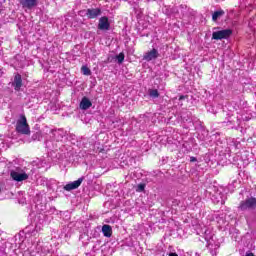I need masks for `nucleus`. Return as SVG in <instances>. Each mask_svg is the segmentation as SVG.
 I'll return each instance as SVG.
<instances>
[{
  "label": "nucleus",
  "mask_w": 256,
  "mask_h": 256,
  "mask_svg": "<svg viewBox=\"0 0 256 256\" xmlns=\"http://www.w3.org/2000/svg\"><path fill=\"white\" fill-rule=\"evenodd\" d=\"M16 131L21 135H29L31 133V129L27 123V117L23 114L20 115V118L16 122Z\"/></svg>",
  "instance_id": "nucleus-1"
},
{
  "label": "nucleus",
  "mask_w": 256,
  "mask_h": 256,
  "mask_svg": "<svg viewBox=\"0 0 256 256\" xmlns=\"http://www.w3.org/2000/svg\"><path fill=\"white\" fill-rule=\"evenodd\" d=\"M43 133L48 135V137L54 141H63V137H65V130L63 129L53 130L49 127H45Z\"/></svg>",
  "instance_id": "nucleus-2"
},
{
  "label": "nucleus",
  "mask_w": 256,
  "mask_h": 256,
  "mask_svg": "<svg viewBox=\"0 0 256 256\" xmlns=\"http://www.w3.org/2000/svg\"><path fill=\"white\" fill-rule=\"evenodd\" d=\"M240 211H256V198L251 196L240 202Z\"/></svg>",
  "instance_id": "nucleus-3"
},
{
  "label": "nucleus",
  "mask_w": 256,
  "mask_h": 256,
  "mask_svg": "<svg viewBox=\"0 0 256 256\" xmlns=\"http://www.w3.org/2000/svg\"><path fill=\"white\" fill-rule=\"evenodd\" d=\"M204 239L207 242V247L209 249H214V251L219 249L220 244L217 241V237H215V234H212L210 230L205 231Z\"/></svg>",
  "instance_id": "nucleus-4"
},
{
  "label": "nucleus",
  "mask_w": 256,
  "mask_h": 256,
  "mask_svg": "<svg viewBox=\"0 0 256 256\" xmlns=\"http://www.w3.org/2000/svg\"><path fill=\"white\" fill-rule=\"evenodd\" d=\"M233 35V30L232 29H224V30H219V31H214L212 33V39L215 41H221L223 39H229Z\"/></svg>",
  "instance_id": "nucleus-5"
},
{
  "label": "nucleus",
  "mask_w": 256,
  "mask_h": 256,
  "mask_svg": "<svg viewBox=\"0 0 256 256\" xmlns=\"http://www.w3.org/2000/svg\"><path fill=\"white\" fill-rule=\"evenodd\" d=\"M10 175L14 181L21 182V181H27L29 179V175L25 173L22 169H16L12 170L10 172Z\"/></svg>",
  "instance_id": "nucleus-6"
},
{
  "label": "nucleus",
  "mask_w": 256,
  "mask_h": 256,
  "mask_svg": "<svg viewBox=\"0 0 256 256\" xmlns=\"http://www.w3.org/2000/svg\"><path fill=\"white\" fill-rule=\"evenodd\" d=\"M83 181H85V177L82 176L78 180L69 182L68 184H66L64 186V190L65 191H74V189H79V187H81V183H83Z\"/></svg>",
  "instance_id": "nucleus-7"
},
{
  "label": "nucleus",
  "mask_w": 256,
  "mask_h": 256,
  "mask_svg": "<svg viewBox=\"0 0 256 256\" xmlns=\"http://www.w3.org/2000/svg\"><path fill=\"white\" fill-rule=\"evenodd\" d=\"M102 13L101 8H88L85 15L88 19H97V17H101Z\"/></svg>",
  "instance_id": "nucleus-8"
},
{
  "label": "nucleus",
  "mask_w": 256,
  "mask_h": 256,
  "mask_svg": "<svg viewBox=\"0 0 256 256\" xmlns=\"http://www.w3.org/2000/svg\"><path fill=\"white\" fill-rule=\"evenodd\" d=\"M111 24L109 23V18L107 16H103L99 19L98 29L100 31H109Z\"/></svg>",
  "instance_id": "nucleus-9"
},
{
  "label": "nucleus",
  "mask_w": 256,
  "mask_h": 256,
  "mask_svg": "<svg viewBox=\"0 0 256 256\" xmlns=\"http://www.w3.org/2000/svg\"><path fill=\"white\" fill-rule=\"evenodd\" d=\"M159 57V51L153 48L152 50L146 52L143 56L144 61H155Z\"/></svg>",
  "instance_id": "nucleus-10"
},
{
  "label": "nucleus",
  "mask_w": 256,
  "mask_h": 256,
  "mask_svg": "<svg viewBox=\"0 0 256 256\" xmlns=\"http://www.w3.org/2000/svg\"><path fill=\"white\" fill-rule=\"evenodd\" d=\"M12 87H14L15 91H21V87H23V78H21V74H15Z\"/></svg>",
  "instance_id": "nucleus-11"
},
{
  "label": "nucleus",
  "mask_w": 256,
  "mask_h": 256,
  "mask_svg": "<svg viewBox=\"0 0 256 256\" xmlns=\"http://www.w3.org/2000/svg\"><path fill=\"white\" fill-rule=\"evenodd\" d=\"M30 253L31 255H35V253H45V250L43 249V244L41 242L33 244L30 248Z\"/></svg>",
  "instance_id": "nucleus-12"
},
{
  "label": "nucleus",
  "mask_w": 256,
  "mask_h": 256,
  "mask_svg": "<svg viewBox=\"0 0 256 256\" xmlns=\"http://www.w3.org/2000/svg\"><path fill=\"white\" fill-rule=\"evenodd\" d=\"M93 103H91V100L87 97H83L81 102H80V109L83 111H87V109H90L92 107Z\"/></svg>",
  "instance_id": "nucleus-13"
},
{
  "label": "nucleus",
  "mask_w": 256,
  "mask_h": 256,
  "mask_svg": "<svg viewBox=\"0 0 256 256\" xmlns=\"http://www.w3.org/2000/svg\"><path fill=\"white\" fill-rule=\"evenodd\" d=\"M37 1L39 0H21L20 3L23 7H26L27 9H33V7H36Z\"/></svg>",
  "instance_id": "nucleus-14"
},
{
  "label": "nucleus",
  "mask_w": 256,
  "mask_h": 256,
  "mask_svg": "<svg viewBox=\"0 0 256 256\" xmlns=\"http://www.w3.org/2000/svg\"><path fill=\"white\" fill-rule=\"evenodd\" d=\"M102 233L104 237H111V235H113V228L110 225L105 224L102 226Z\"/></svg>",
  "instance_id": "nucleus-15"
},
{
  "label": "nucleus",
  "mask_w": 256,
  "mask_h": 256,
  "mask_svg": "<svg viewBox=\"0 0 256 256\" xmlns=\"http://www.w3.org/2000/svg\"><path fill=\"white\" fill-rule=\"evenodd\" d=\"M212 201L214 203H221V205H223V203H225V201L223 200V197H221V193L216 192L213 196H212Z\"/></svg>",
  "instance_id": "nucleus-16"
},
{
  "label": "nucleus",
  "mask_w": 256,
  "mask_h": 256,
  "mask_svg": "<svg viewBox=\"0 0 256 256\" xmlns=\"http://www.w3.org/2000/svg\"><path fill=\"white\" fill-rule=\"evenodd\" d=\"M223 15H225V11H223V10L215 11L212 14V20L217 21V19H221V17H223Z\"/></svg>",
  "instance_id": "nucleus-17"
},
{
  "label": "nucleus",
  "mask_w": 256,
  "mask_h": 256,
  "mask_svg": "<svg viewBox=\"0 0 256 256\" xmlns=\"http://www.w3.org/2000/svg\"><path fill=\"white\" fill-rule=\"evenodd\" d=\"M148 95L152 99H157V98H159V91L157 89H149L148 90Z\"/></svg>",
  "instance_id": "nucleus-18"
},
{
  "label": "nucleus",
  "mask_w": 256,
  "mask_h": 256,
  "mask_svg": "<svg viewBox=\"0 0 256 256\" xmlns=\"http://www.w3.org/2000/svg\"><path fill=\"white\" fill-rule=\"evenodd\" d=\"M116 61L119 65L125 61V54L121 52L120 54L116 55Z\"/></svg>",
  "instance_id": "nucleus-19"
},
{
  "label": "nucleus",
  "mask_w": 256,
  "mask_h": 256,
  "mask_svg": "<svg viewBox=\"0 0 256 256\" xmlns=\"http://www.w3.org/2000/svg\"><path fill=\"white\" fill-rule=\"evenodd\" d=\"M81 72L83 73V75H86V76L91 75V69H89V67L87 66H82Z\"/></svg>",
  "instance_id": "nucleus-20"
},
{
  "label": "nucleus",
  "mask_w": 256,
  "mask_h": 256,
  "mask_svg": "<svg viewBox=\"0 0 256 256\" xmlns=\"http://www.w3.org/2000/svg\"><path fill=\"white\" fill-rule=\"evenodd\" d=\"M84 239H86L87 241H89V236L82 234L79 238V240L83 243V245H88L89 242H85L83 241Z\"/></svg>",
  "instance_id": "nucleus-21"
},
{
  "label": "nucleus",
  "mask_w": 256,
  "mask_h": 256,
  "mask_svg": "<svg viewBox=\"0 0 256 256\" xmlns=\"http://www.w3.org/2000/svg\"><path fill=\"white\" fill-rule=\"evenodd\" d=\"M180 119H181V121H183V123L189 121V114H187V115L185 116V113L182 112V113L180 114Z\"/></svg>",
  "instance_id": "nucleus-22"
},
{
  "label": "nucleus",
  "mask_w": 256,
  "mask_h": 256,
  "mask_svg": "<svg viewBox=\"0 0 256 256\" xmlns=\"http://www.w3.org/2000/svg\"><path fill=\"white\" fill-rule=\"evenodd\" d=\"M136 191H138L139 193L145 191V185H144V184H139V185L137 186Z\"/></svg>",
  "instance_id": "nucleus-23"
},
{
  "label": "nucleus",
  "mask_w": 256,
  "mask_h": 256,
  "mask_svg": "<svg viewBox=\"0 0 256 256\" xmlns=\"http://www.w3.org/2000/svg\"><path fill=\"white\" fill-rule=\"evenodd\" d=\"M218 223L220 225H223V223H225V219L223 218V216L220 218V220H218Z\"/></svg>",
  "instance_id": "nucleus-24"
},
{
  "label": "nucleus",
  "mask_w": 256,
  "mask_h": 256,
  "mask_svg": "<svg viewBox=\"0 0 256 256\" xmlns=\"http://www.w3.org/2000/svg\"><path fill=\"white\" fill-rule=\"evenodd\" d=\"M195 161H197V158H196V157H193V156L190 157V162H191V163H195Z\"/></svg>",
  "instance_id": "nucleus-25"
},
{
  "label": "nucleus",
  "mask_w": 256,
  "mask_h": 256,
  "mask_svg": "<svg viewBox=\"0 0 256 256\" xmlns=\"http://www.w3.org/2000/svg\"><path fill=\"white\" fill-rule=\"evenodd\" d=\"M245 256H255V254H253V252H249V253H246Z\"/></svg>",
  "instance_id": "nucleus-26"
},
{
  "label": "nucleus",
  "mask_w": 256,
  "mask_h": 256,
  "mask_svg": "<svg viewBox=\"0 0 256 256\" xmlns=\"http://www.w3.org/2000/svg\"><path fill=\"white\" fill-rule=\"evenodd\" d=\"M183 99H185V96H184V95H182V96L179 97V101H183Z\"/></svg>",
  "instance_id": "nucleus-27"
},
{
  "label": "nucleus",
  "mask_w": 256,
  "mask_h": 256,
  "mask_svg": "<svg viewBox=\"0 0 256 256\" xmlns=\"http://www.w3.org/2000/svg\"><path fill=\"white\" fill-rule=\"evenodd\" d=\"M169 256H179L177 253H170Z\"/></svg>",
  "instance_id": "nucleus-28"
},
{
  "label": "nucleus",
  "mask_w": 256,
  "mask_h": 256,
  "mask_svg": "<svg viewBox=\"0 0 256 256\" xmlns=\"http://www.w3.org/2000/svg\"><path fill=\"white\" fill-rule=\"evenodd\" d=\"M3 191V185L0 184V193Z\"/></svg>",
  "instance_id": "nucleus-29"
},
{
  "label": "nucleus",
  "mask_w": 256,
  "mask_h": 256,
  "mask_svg": "<svg viewBox=\"0 0 256 256\" xmlns=\"http://www.w3.org/2000/svg\"><path fill=\"white\" fill-rule=\"evenodd\" d=\"M46 145H47V147H51V146H49V141H46Z\"/></svg>",
  "instance_id": "nucleus-30"
},
{
  "label": "nucleus",
  "mask_w": 256,
  "mask_h": 256,
  "mask_svg": "<svg viewBox=\"0 0 256 256\" xmlns=\"http://www.w3.org/2000/svg\"><path fill=\"white\" fill-rule=\"evenodd\" d=\"M134 3H135V5H137V3H139V0H136Z\"/></svg>",
  "instance_id": "nucleus-31"
},
{
  "label": "nucleus",
  "mask_w": 256,
  "mask_h": 256,
  "mask_svg": "<svg viewBox=\"0 0 256 256\" xmlns=\"http://www.w3.org/2000/svg\"><path fill=\"white\" fill-rule=\"evenodd\" d=\"M173 203H176V204H178V203H177V200H174V201H173Z\"/></svg>",
  "instance_id": "nucleus-32"
}]
</instances>
